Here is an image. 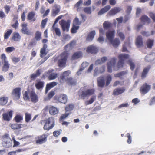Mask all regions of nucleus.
Segmentation results:
<instances>
[{
  "label": "nucleus",
  "mask_w": 155,
  "mask_h": 155,
  "mask_svg": "<svg viewBox=\"0 0 155 155\" xmlns=\"http://www.w3.org/2000/svg\"><path fill=\"white\" fill-rule=\"evenodd\" d=\"M21 26L22 27L21 31L23 34L28 35H31V31L27 27V23L22 24L21 25Z\"/></svg>",
  "instance_id": "nucleus-15"
},
{
  "label": "nucleus",
  "mask_w": 155,
  "mask_h": 155,
  "mask_svg": "<svg viewBox=\"0 0 155 155\" xmlns=\"http://www.w3.org/2000/svg\"><path fill=\"white\" fill-rule=\"evenodd\" d=\"M35 12L33 11L30 12L27 15V19L32 21H35L36 20L35 17Z\"/></svg>",
  "instance_id": "nucleus-26"
},
{
  "label": "nucleus",
  "mask_w": 155,
  "mask_h": 155,
  "mask_svg": "<svg viewBox=\"0 0 155 155\" xmlns=\"http://www.w3.org/2000/svg\"><path fill=\"white\" fill-rule=\"evenodd\" d=\"M105 69V67L104 66H103L101 67L99 70H98V68H96L94 71V75L97 76V74H101L103 73Z\"/></svg>",
  "instance_id": "nucleus-32"
},
{
  "label": "nucleus",
  "mask_w": 155,
  "mask_h": 155,
  "mask_svg": "<svg viewBox=\"0 0 155 155\" xmlns=\"http://www.w3.org/2000/svg\"><path fill=\"white\" fill-rule=\"evenodd\" d=\"M106 86H107L109 84L110 82L111 81L112 78L111 76L110 75H108L107 76V77L106 78Z\"/></svg>",
  "instance_id": "nucleus-52"
},
{
  "label": "nucleus",
  "mask_w": 155,
  "mask_h": 155,
  "mask_svg": "<svg viewBox=\"0 0 155 155\" xmlns=\"http://www.w3.org/2000/svg\"><path fill=\"white\" fill-rule=\"evenodd\" d=\"M89 63L86 62H83L81 65V68L83 70H84L85 68L88 66Z\"/></svg>",
  "instance_id": "nucleus-61"
},
{
  "label": "nucleus",
  "mask_w": 155,
  "mask_h": 155,
  "mask_svg": "<svg viewBox=\"0 0 155 155\" xmlns=\"http://www.w3.org/2000/svg\"><path fill=\"white\" fill-rule=\"evenodd\" d=\"M13 111L12 110L10 111L8 113H4L2 115V118L5 120L8 121L11 119L12 116Z\"/></svg>",
  "instance_id": "nucleus-20"
},
{
  "label": "nucleus",
  "mask_w": 155,
  "mask_h": 155,
  "mask_svg": "<svg viewBox=\"0 0 155 155\" xmlns=\"http://www.w3.org/2000/svg\"><path fill=\"white\" fill-rule=\"evenodd\" d=\"M116 62V58H112L110 61L107 63V71L109 72H111L112 71V68H114Z\"/></svg>",
  "instance_id": "nucleus-10"
},
{
  "label": "nucleus",
  "mask_w": 155,
  "mask_h": 155,
  "mask_svg": "<svg viewBox=\"0 0 155 155\" xmlns=\"http://www.w3.org/2000/svg\"><path fill=\"white\" fill-rule=\"evenodd\" d=\"M150 68V65H148L144 68L143 71L141 74V77L142 79H143L146 77L147 75Z\"/></svg>",
  "instance_id": "nucleus-23"
},
{
  "label": "nucleus",
  "mask_w": 155,
  "mask_h": 155,
  "mask_svg": "<svg viewBox=\"0 0 155 155\" xmlns=\"http://www.w3.org/2000/svg\"><path fill=\"white\" fill-rule=\"evenodd\" d=\"M57 99L59 102L65 104L67 101V97L65 94H61L57 97Z\"/></svg>",
  "instance_id": "nucleus-19"
},
{
  "label": "nucleus",
  "mask_w": 155,
  "mask_h": 155,
  "mask_svg": "<svg viewBox=\"0 0 155 155\" xmlns=\"http://www.w3.org/2000/svg\"><path fill=\"white\" fill-rule=\"evenodd\" d=\"M60 9L57 6H55L53 8L52 11V15L55 16L59 12Z\"/></svg>",
  "instance_id": "nucleus-43"
},
{
  "label": "nucleus",
  "mask_w": 155,
  "mask_h": 155,
  "mask_svg": "<svg viewBox=\"0 0 155 155\" xmlns=\"http://www.w3.org/2000/svg\"><path fill=\"white\" fill-rule=\"evenodd\" d=\"M82 53L81 51L76 52L74 53L71 57L73 60L77 59L82 56Z\"/></svg>",
  "instance_id": "nucleus-35"
},
{
  "label": "nucleus",
  "mask_w": 155,
  "mask_h": 155,
  "mask_svg": "<svg viewBox=\"0 0 155 155\" xmlns=\"http://www.w3.org/2000/svg\"><path fill=\"white\" fill-rule=\"evenodd\" d=\"M136 44L137 47H140L143 46V42L142 37L139 36L136 39Z\"/></svg>",
  "instance_id": "nucleus-24"
},
{
  "label": "nucleus",
  "mask_w": 155,
  "mask_h": 155,
  "mask_svg": "<svg viewBox=\"0 0 155 155\" xmlns=\"http://www.w3.org/2000/svg\"><path fill=\"white\" fill-rule=\"evenodd\" d=\"M79 26L73 25V27L71 29V33H76L77 31V30L79 29Z\"/></svg>",
  "instance_id": "nucleus-51"
},
{
  "label": "nucleus",
  "mask_w": 155,
  "mask_h": 155,
  "mask_svg": "<svg viewBox=\"0 0 155 155\" xmlns=\"http://www.w3.org/2000/svg\"><path fill=\"white\" fill-rule=\"evenodd\" d=\"M121 10V8L119 7H115L112 9L108 12V14L110 15H114L116 14L119 12Z\"/></svg>",
  "instance_id": "nucleus-22"
},
{
  "label": "nucleus",
  "mask_w": 155,
  "mask_h": 155,
  "mask_svg": "<svg viewBox=\"0 0 155 155\" xmlns=\"http://www.w3.org/2000/svg\"><path fill=\"white\" fill-rule=\"evenodd\" d=\"M44 82L40 80H37L35 84V86L36 89L38 90L43 89L44 86Z\"/></svg>",
  "instance_id": "nucleus-17"
},
{
  "label": "nucleus",
  "mask_w": 155,
  "mask_h": 155,
  "mask_svg": "<svg viewBox=\"0 0 155 155\" xmlns=\"http://www.w3.org/2000/svg\"><path fill=\"white\" fill-rule=\"evenodd\" d=\"M8 98L7 97H3L0 98V105L4 106L8 102Z\"/></svg>",
  "instance_id": "nucleus-37"
},
{
  "label": "nucleus",
  "mask_w": 155,
  "mask_h": 155,
  "mask_svg": "<svg viewBox=\"0 0 155 155\" xmlns=\"http://www.w3.org/2000/svg\"><path fill=\"white\" fill-rule=\"evenodd\" d=\"M98 51V49L96 47L93 45H91L87 48L86 51L87 53L93 54L97 53Z\"/></svg>",
  "instance_id": "nucleus-18"
},
{
  "label": "nucleus",
  "mask_w": 155,
  "mask_h": 155,
  "mask_svg": "<svg viewBox=\"0 0 155 155\" xmlns=\"http://www.w3.org/2000/svg\"><path fill=\"white\" fill-rule=\"evenodd\" d=\"M3 140L2 144L6 148H9L12 146V143L11 138L8 134H5L2 137Z\"/></svg>",
  "instance_id": "nucleus-5"
},
{
  "label": "nucleus",
  "mask_w": 155,
  "mask_h": 155,
  "mask_svg": "<svg viewBox=\"0 0 155 155\" xmlns=\"http://www.w3.org/2000/svg\"><path fill=\"white\" fill-rule=\"evenodd\" d=\"M149 16L152 18L154 22H155V14L152 12H150L149 13Z\"/></svg>",
  "instance_id": "nucleus-64"
},
{
  "label": "nucleus",
  "mask_w": 155,
  "mask_h": 155,
  "mask_svg": "<svg viewBox=\"0 0 155 155\" xmlns=\"http://www.w3.org/2000/svg\"><path fill=\"white\" fill-rule=\"evenodd\" d=\"M24 124L17 123L13 124H11L10 127L14 130L18 129L24 127Z\"/></svg>",
  "instance_id": "nucleus-34"
},
{
  "label": "nucleus",
  "mask_w": 155,
  "mask_h": 155,
  "mask_svg": "<svg viewBox=\"0 0 155 155\" xmlns=\"http://www.w3.org/2000/svg\"><path fill=\"white\" fill-rule=\"evenodd\" d=\"M21 88L20 87L13 89L12 92V95L16 99H19L21 96Z\"/></svg>",
  "instance_id": "nucleus-9"
},
{
  "label": "nucleus",
  "mask_w": 155,
  "mask_h": 155,
  "mask_svg": "<svg viewBox=\"0 0 155 155\" xmlns=\"http://www.w3.org/2000/svg\"><path fill=\"white\" fill-rule=\"evenodd\" d=\"M2 63L4 64L2 68V71L4 72L7 71L8 70L10 67V64L8 63V62L5 61V62H4Z\"/></svg>",
  "instance_id": "nucleus-38"
},
{
  "label": "nucleus",
  "mask_w": 155,
  "mask_h": 155,
  "mask_svg": "<svg viewBox=\"0 0 155 155\" xmlns=\"http://www.w3.org/2000/svg\"><path fill=\"white\" fill-rule=\"evenodd\" d=\"M4 8L5 10V13L7 14H8L10 10V7L9 5H6L4 7Z\"/></svg>",
  "instance_id": "nucleus-62"
},
{
  "label": "nucleus",
  "mask_w": 155,
  "mask_h": 155,
  "mask_svg": "<svg viewBox=\"0 0 155 155\" xmlns=\"http://www.w3.org/2000/svg\"><path fill=\"white\" fill-rule=\"evenodd\" d=\"M127 71H122L119 72L117 74H116L114 75V76L115 77L120 78L123 75L126 74L127 73Z\"/></svg>",
  "instance_id": "nucleus-49"
},
{
  "label": "nucleus",
  "mask_w": 155,
  "mask_h": 155,
  "mask_svg": "<svg viewBox=\"0 0 155 155\" xmlns=\"http://www.w3.org/2000/svg\"><path fill=\"white\" fill-rule=\"evenodd\" d=\"M41 33L38 31H37L35 34V38L37 41L40 40L41 38Z\"/></svg>",
  "instance_id": "nucleus-50"
},
{
  "label": "nucleus",
  "mask_w": 155,
  "mask_h": 155,
  "mask_svg": "<svg viewBox=\"0 0 155 155\" xmlns=\"http://www.w3.org/2000/svg\"><path fill=\"white\" fill-rule=\"evenodd\" d=\"M54 71V69H51L45 73L46 75L49 80H54L58 78V74L57 73H53Z\"/></svg>",
  "instance_id": "nucleus-7"
},
{
  "label": "nucleus",
  "mask_w": 155,
  "mask_h": 155,
  "mask_svg": "<svg viewBox=\"0 0 155 155\" xmlns=\"http://www.w3.org/2000/svg\"><path fill=\"white\" fill-rule=\"evenodd\" d=\"M127 137L128 138V139L127 140V143L129 144L131 143L132 142V139L131 138V136L130 134L129 133H128L127 134Z\"/></svg>",
  "instance_id": "nucleus-63"
},
{
  "label": "nucleus",
  "mask_w": 155,
  "mask_h": 155,
  "mask_svg": "<svg viewBox=\"0 0 155 155\" xmlns=\"http://www.w3.org/2000/svg\"><path fill=\"white\" fill-rule=\"evenodd\" d=\"M15 50V48L13 47H7L5 51L7 52L10 53Z\"/></svg>",
  "instance_id": "nucleus-58"
},
{
  "label": "nucleus",
  "mask_w": 155,
  "mask_h": 155,
  "mask_svg": "<svg viewBox=\"0 0 155 155\" xmlns=\"http://www.w3.org/2000/svg\"><path fill=\"white\" fill-rule=\"evenodd\" d=\"M0 58L2 60V63L8 61L7 60V57L5 54H3L1 55Z\"/></svg>",
  "instance_id": "nucleus-57"
},
{
  "label": "nucleus",
  "mask_w": 155,
  "mask_h": 155,
  "mask_svg": "<svg viewBox=\"0 0 155 155\" xmlns=\"http://www.w3.org/2000/svg\"><path fill=\"white\" fill-rule=\"evenodd\" d=\"M151 88V86L147 83H144L140 89V92L143 94L147 93Z\"/></svg>",
  "instance_id": "nucleus-13"
},
{
  "label": "nucleus",
  "mask_w": 155,
  "mask_h": 155,
  "mask_svg": "<svg viewBox=\"0 0 155 155\" xmlns=\"http://www.w3.org/2000/svg\"><path fill=\"white\" fill-rule=\"evenodd\" d=\"M51 118H48L45 120V124L43 127V129L45 130H49L51 129L54 126V124H52L51 126H49V124L51 123Z\"/></svg>",
  "instance_id": "nucleus-14"
},
{
  "label": "nucleus",
  "mask_w": 155,
  "mask_h": 155,
  "mask_svg": "<svg viewBox=\"0 0 155 155\" xmlns=\"http://www.w3.org/2000/svg\"><path fill=\"white\" fill-rule=\"evenodd\" d=\"M40 74V70L38 69L36 71L35 74H31L30 76L31 79L32 80H34L37 77L39 76Z\"/></svg>",
  "instance_id": "nucleus-42"
},
{
  "label": "nucleus",
  "mask_w": 155,
  "mask_h": 155,
  "mask_svg": "<svg viewBox=\"0 0 155 155\" xmlns=\"http://www.w3.org/2000/svg\"><path fill=\"white\" fill-rule=\"evenodd\" d=\"M84 12L87 14H90L91 12V7H85L84 8Z\"/></svg>",
  "instance_id": "nucleus-59"
},
{
  "label": "nucleus",
  "mask_w": 155,
  "mask_h": 155,
  "mask_svg": "<svg viewBox=\"0 0 155 155\" xmlns=\"http://www.w3.org/2000/svg\"><path fill=\"white\" fill-rule=\"evenodd\" d=\"M117 34L118 36L119 37L122 41H124L125 38V36L124 34L121 32L117 31Z\"/></svg>",
  "instance_id": "nucleus-54"
},
{
  "label": "nucleus",
  "mask_w": 155,
  "mask_h": 155,
  "mask_svg": "<svg viewBox=\"0 0 155 155\" xmlns=\"http://www.w3.org/2000/svg\"><path fill=\"white\" fill-rule=\"evenodd\" d=\"M68 57L66 52H62L59 55L57 61L58 66L60 68H64L66 66L67 59Z\"/></svg>",
  "instance_id": "nucleus-4"
},
{
  "label": "nucleus",
  "mask_w": 155,
  "mask_h": 155,
  "mask_svg": "<svg viewBox=\"0 0 155 155\" xmlns=\"http://www.w3.org/2000/svg\"><path fill=\"white\" fill-rule=\"evenodd\" d=\"M114 48L117 47L120 43V41L118 38H115L110 42Z\"/></svg>",
  "instance_id": "nucleus-25"
},
{
  "label": "nucleus",
  "mask_w": 155,
  "mask_h": 155,
  "mask_svg": "<svg viewBox=\"0 0 155 155\" xmlns=\"http://www.w3.org/2000/svg\"><path fill=\"white\" fill-rule=\"evenodd\" d=\"M141 21L144 23H147L148 24H149L150 23L151 20L146 15H144L141 18Z\"/></svg>",
  "instance_id": "nucleus-39"
},
{
  "label": "nucleus",
  "mask_w": 155,
  "mask_h": 155,
  "mask_svg": "<svg viewBox=\"0 0 155 155\" xmlns=\"http://www.w3.org/2000/svg\"><path fill=\"white\" fill-rule=\"evenodd\" d=\"M25 121L28 123L29 122L31 118V114L30 113H25Z\"/></svg>",
  "instance_id": "nucleus-47"
},
{
  "label": "nucleus",
  "mask_w": 155,
  "mask_h": 155,
  "mask_svg": "<svg viewBox=\"0 0 155 155\" xmlns=\"http://www.w3.org/2000/svg\"><path fill=\"white\" fill-rule=\"evenodd\" d=\"M76 44L75 41H71L70 43L66 45L64 48V50H65L63 52H66L68 54V56H69V52L70 51L72 50L73 46L75 45Z\"/></svg>",
  "instance_id": "nucleus-11"
},
{
  "label": "nucleus",
  "mask_w": 155,
  "mask_h": 155,
  "mask_svg": "<svg viewBox=\"0 0 155 155\" xmlns=\"http://www.w3.org/2000/svg\"><path fill=\"white\" fill-rule=\"evenodd\" d=\"M69 113H65L63 114H62L60 118V120H62L65 119L69 115Z\"/></svg>",
  "instance_id": "nucleus-60"
},
{
  "label": "nucleus",
  "mask_w": 155,
  "mask_h": 155,
  "mask_svg": "<svg viewBox=\"0 0 155 155\" xmlns=\"http://www.w3.org/2000/svg\"><path fill=\"white\" fill-rule=\"evenodd\" d=\"M48 108L49 113L51 115H54L56 114L59 112L58 109L53 106L49 107L47 106L45 108V110L48 109Z\"/></svg>",
  "instance_id": "nucleus-12"
},
{
  "label": "nucleus",
  "mask_w": 155,
  "mask_h": 155,
  "mask_svg": "<svg viewBox=\"0 0 155 155\" xmlns=\"http://www.w3.org/2000/svg\"><path fill=\"white\" fill-rule=\"evenodd\" d=\"M127 64L130 66V69L131 70L133 71L135 68V64L131 60H129L127 61Z\"/></svg>",
  "instance_id": "nucleus-46"
},
{
  "label": "nucleus",
  "mask_w": 155,
  "mask_h": 155,
  "mask_svg": "<svg viewBox=\"0 0 155 155\" xmlns=\"http://www.w3.org/2000/svg\"><path fill=\"white\" fill-rule=\"evenodd\" d=\"M52 28L53 30L55 31L56 35L60 36L61 35V33L59 29L57 28H55V26H54V27Z\"/></svg>",
  "instance_id": "nucleus-56"
},
{
  "label": "nucleus",
  "mask_w": 155,
  "mask_h": 155,
  "mask_svg": "<svg viewBox=\"0 0 155 155\" xmlns=\"http://www.w3.org/2000/svg\"><path fill=\"white\" fill-rule=\"evenodd\" d=\"M12 39L15 41H18L21 39V36L18 33L14 32L12 38Z\"/></svg>",
  "instance_id": "nucleus-40"
},
{
  "label": "nucleus",
  "mask_w": 155,
  "mask_h": 155,
  "mask_svg": "<svg viewBox=\"0 0 155 155\" xmlns=\"http://www.w3.org/2000/svg\"><path fill=\"white\" fill-rule=\"evenodd\" d=\"M81 23V21H79V19L76 17L74 20L73 25L78 26V25H80Z\"/></svg>",
  "instance_id": "nucleus-55"
},
{
  "label": "nucleus",
  "mask_w": 155,
  "mask_h": 155,
  "mask_svg": "<svg viewBox=\"0 0 155 155\" xmlns=\"http://www.w3.org/2000/svg\"><path fill=\"white\" fill-rule=\"evenodd\" d=\"M74 107V105L69 104L66 106L65 109L66 111L67 112L72 110Z\"/></svg>",
  "instance_id": "nucleus-48"
},
{
  "label": "nucleus",
  "mask_w": 155,
  "mask_h": 155,
  "mask_svg": "<svg viewBox=\"0 0 155 155\" xmlns=\"http://www.w3.org/2000/svg\"><path fill=\"white\" fill-rule=\"evenodd\" d=\"M47 47V46L46 44H44L43 45V47L41 49L40 51V56L41 58H43L47 54L46 51Z\"/></svg>",
  "instance_id": "nucleus-28"
},
{
  "label": "nucleus",
  "mask_w": 155,
  "mask_h": 155,
  "mask_svg": "<svg viewBox=\"0 0 155 155\" xmlns=\"http://www.w3.org/2000/svg\"><path fill=\"white\" fill-rule=\"evenodd\" d=\"M59 24L61 26L63 31H68L69 30L70 22L69 21H66L64 20H62Z\"/></svg>",
  "instance_id": "nucleus-8"
},
{
  "label": "nucleus",
  "mask_w": 155,
  "mask_h": 155,
  "mask_svg": "<svg viewBox=\"0 0 155 155\" xmlns=\"http://www.w3.org/2000/svg\"><path fill=\"white\" fill-rule=\"evenodd\" d=\"M125 90V89L124 88L116 89L113 91V94L114 95H119L124 92Z\"/></svg>",
  "instance_id": "nucleus-30"
},
{
  "label": "nucleus",
  "mask_w": 155,
  "mask_h": 155,
  "mask_svg": "<svg viewBox=\"0 0 155 155\" xmlns=\"http://www.w3.org/2000/svg\"><path fill=\"white\" fill-rule=\"evenodd\" d=\"M95 35V31H93L90 32L88 34L87 38L86 41H90L93 39Z\"/></svg>",
  "instance_id": "nucleus-33"
},
{
  "label": "nucleus",
  "mask_w": 155,
  "mask_h": 155,
  "mask_svg": "<svg viewBox=\"0 0 155 155\" xmlns=\"http://www.w3.org/2000/svg\"><path fill=\"white\" fill-rule=\"evenodd\" d=\"M115 32L114 30L109 31L106 32V38L109 42L114 39L115 36Z\"/></svg>",
  "instance_id": "nucleus-16"
},
{
  "label": "nucleus",
  "mask_w": 155,
  "mask_h": 155,
  "mask_svg": "<svg viewBox=\"0 0 155 155\" xmlns=\"http://www.w3.org/2000/svg\"><path fill=\"white\" fill-rule=\"evenodd\" d=\"M95 91L94 89L85 90L84 88H81L78 91V96L80 99H84L87 97L92 95Z\"/></svg>",
  "instance_id": "nucleus-3"
},
{
  "label": "nucleus",
  "mask_w": 155,
  "mask_h": 155,
  "mask_svg": "<svg viewBox=\"0 0 155 155\" xmlns=\"http://www.w3.org/2000/svg\"><path fill=\"white\" fill-rule=\"evenodd\" d=\"M57 82H53L48 83L46 86L45 92L47 93L49 90L53 88L57 84Z\"/></svg>",
  "instance_id": "nucleus-21"
},
{
  "label": "nucleus",
  "mask_w": 155,
  "mask_h": 155,
  "mask_svg": "<svg viewBox=\"0 0 155 155\" xmlns=\"http://www.w3.org/2000/svg\"><path fill=\"white\" fill-rule=\"evenodd\" d=\"M23 98L25 100H28L30 98L31 101L34 103L38 101V96L34 91H25L23 94Z\"/></svg>",
  "instance_id": "nucleus-2"
},
{
  "label": "nucleus",
  "mask_w": 155,
  "mask_h": 155,
  "mask_svg": "<svg viewBox=\"0 0 155 155\" xmlns=\"http://www.w3.org/2000/svg\"><path fill=\"white\" fill-rule=\"evenodd\" d=\"M49 134H44L42 135H39L35 138V143L37 144H41L45 143L47 141V137Z\"/></svg>",
  "instance_id": "nucleus-6"
},
{
  "label": "nucleus",
  "mask_w": 155,
  "mask_h": 155,
  "mask_svg": "<svg viewBox=\"0 0 155 155\" xmlns=\"http://www.w3.org/2000/svg\"><path fill=\"white\" fill-rule=\"evenodd\" d=\"M154 40L153 39H148L146 41V45L148 48H152L153 45Z\"/></svg>",
  "instance_id": "nucleus-41"
},
{
  "label": "nucleus",
  "mask_w": 155,
  "mask_h": 155,
  "mask_svg": "<svg viewBox=\"0 0 155 155\" xmlns=\"http://www.w3.org/2000/svg\"><path fill=\"white\" fill-rule=\"evenodd\" d=\"M111 8V6L109 5H107L102 8L98 12V15H101L108 11Z\"/></svg>",
  "instance_id": "nucleus-31"
},
{
  "label": "nucleus",
  "mask_w": 155,
  "mask_h": 155,
  "mask_svg": "<svg viewBox=\"0 0 155 155\" xmlns=\"http://www.w3.org/2000/svg\"><path fill=\"white\" fill-rule=\"evenodd\" d=\"M12 32V31L11 29L7 31L4 35V39H8Z\"/></svg>",
  "instance_id": "nucleus-53"
},
{
  "label": "nucleus",
  "mask_w": 155,
  "mask_h": 155,
  "mask_svg": "<svg viewBox=\"0 0 155 155\" xmlns=\"http://www.w3.org/2000/svg\"><path fill=\"white\" fill-rule=\"evenodd\" d=\"M129 56L128 54H124L118 55V57L119 60L124 62L125 60L129 58Z\"/></svg>",
  "instance_id": "nucleus-36"
},
{
  "label": "nucleus",
  "mask_w": 155,
  "mask_h": 155,
  "mask_svg": "<svg viewBox=\"0 0 155 155\" xmlns=\"http://www.w3.org/2000/svg\"><path fill=\"white\" fill-rule=\"evenodd\" d=\"M113 25L112 23L107 21H105L103 24V27L104 30H108L111 28Z\"/></svg>",
  "instance_id": "nucleus-29"
},
{
  "label": "nucleus",
  "mask_w": 155,
  "mask_h": 155,
  "mask_svg": "<svg viewBox=\"0 0 155 155\" xmlns=\"http://www.w3.org/2000/svg\"><path fill=\"white\" fill-rule=\"evenodd\" d=\"M71 74L70 70H67L61 73V74L58 78L59 83L61 84L65 81L69 85L74 86L76 84V81L71 77L66 78L68 76Z\"/></svg>",
  "instance_id": "nucleus-1"
},
{
  "label": "nucleus",
  "mask_w": 155,
  "mask_h": 155,
  "mask_svg": "<svg viewBox=\"0 0 155 155\" xmlns=\"http://www.w3.org/2000/svg\"><path fill=\"white\" fill-rule=\"evenodd\" d=\"M98 86L100 87L103 88L105 85V81L104 77H99L97 78Z\"/></svg>",
  "instance_id": "nucleus-27"
},
{
  "label": "nucleus",
  "mask_w": 155,
  "mask_h": 155,
  "mask_svg": "<svg viewBox=\"0 0 155 155\" xmlns=\"http://www.w3.org/2000/svg\"><path fill=\"white\" fill-rule=\"evenodd\" d=\"M14 120L17 123H19L23 119L22 116L20 115H16L14 118Z\"/></svg>",
  "instance_id": "nucleus-45"
},
{
  "label": "nucleus",
  "mask_w": 155,
  "mask_h": 155,
  "mask_svg": "<svg viewBox=\"0 0 155 155\" xmlns=\"http://www.w3.org/2000/svg\"><path fill=\"white\" fill-rule=\"evenodd\" d=\"M96 99V96H92L90 100L87 101L85 102V104L86 105H87L90 104H92Z\"/></svg>",
  "instance_id": "nucleus-44"
}]
</instances>
